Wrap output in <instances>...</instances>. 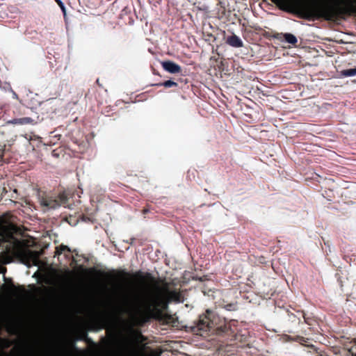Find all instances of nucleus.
<instances>
[{
    "label": "nucleus",
    "mask_w": 356,
    "mask_h": 356,
    "mask_svg": "<svg viewBox=\"0 0 356 356\" xmlns=\"http://www.w3.org/2000/svg\"><path fill=\"white\" fill-rule=\"evenodd\" d=\"M111 306L118 314H126L131 318H145L159 310L165 299L180 302L176 291H163L159 286H147L131 296H119L116 289L111 291Z\"/></svg>",
    "instance_id": "nucleus-1"
},
{
    "label": "nucleus",
    "mask_w": 356,
    "mask_h": 356,
    "mask_svg": "<svg viewBox=\"0 0 356 356\" xmlns=\"http://www.w3.org/2000/svg\"><path fill=\"white\" fill-rule=\"evenodd\" d=\"M286 8H299L309 17H333L340 14L356 13V0L339 2H319L313 0H272Z\"/></svg>",
    "instance_id": "nucleus-2"
},
{
    "label": "nucleus",
    "mask_w": 356,
    "mask_h": 356,
    "mask_svg": "<svg viewBox=\"0 0 356 356\" xmlns=\"http://www.w3.org/2000/svg\"><path fill=\"white\" fill-rule=\"evenodd\" d=\"M88 259H71L70 266L79 273L84 274L85 276V336L84 340L86 343L85 348V356H89V268L84 266V263Z\"/></svg>",
    "instance_id": "nucleus-3"
},
{
    "label": "nucleus",
    "mask_w": 356,
    "mask_h": 356,
    "mask_svg": "<svg viewBox=\"0 0 356 356\" xmlns=\"http://www.w3.org/2000/svg\"><path fill=\"white\" fill-rule=\"evenodd\" d=\"M73 194L70 191H65L60 193L57 198L51 197H42L40 199V204L47 209H56L59 206L71 208Z\"/></svg>",
    "instance_id": "nucleus-4"
},
{
    "label": "nucleus",
    "mask_w": 356,
    "mask_h": 356,
    "mask_svg": "<svg viewBox=\"0 0 356 356\" xmlns=\"http://www.w3.org/2000/svg\"><path fill=\"white\" fill-rule=\"evenodd\" d=\"M12 253L21 258H31L34 254L33 251L25 247L24 243L18 239H15L12 247Z\"/></svg>",
    "instance_id": "nucleus-5"
},
{
    "label": "nucleus",
    "mask_w": 356,
    "mask_h": 356,
    "mask_svg": "<svg viewBox=\"0 0 356 356\" xmlns=\"http://www.w3.org/2000/svg\"><path fill=\"white\" fill-rule=\"evenodd\" d=\"M164 70L171 74H177L181 71V67L171 60H165L161 63Z\"/></svg>",
    "instance_id": "nucleus-6"
},
{
    "label": "nucleus",
    "mask_w": 356,
    "mask_h": 356,
    "mask_svg": "<svg viewBox=\"0 0 356 356\" xmlns=\"http://www.w3.org/2000/svg\"><path fill=\"white\" fill-rule=\"evenodd\" d=\"M227 43L232 47L239 48L243 46L242 40L235 34L227 38Z\"/></svg>",
    "instance_id": "nucleus-7"
},
{
    "label": "nucleus",
    "mask_w": 356,
    "mask_h": 356,
    "mask_svg": "<svg viewBox=\"0 0 356 356\" xmlns=\"http://www.w3.org/2000/svg\"><path fill=\"white\" fill-rule=\"evenodd\" d=\"M10 288L14 291L15 295L19 296H25L28 293L24 286H15L12 282H10Z\"/></svg>",
    "instance_id": "nucleus-8"
},
{
    "label": "nucleus",
    "mask_w": 356,
    "mask_h": 356,
    "mask_svg": "<svg viewBox=\"0 0 356 356\" xmlns=\"http://www.w3.org/2000/svg\"><path fill=\"white\" fill-rule=\"evenodd\" d=\"M90 323H92V317L93 312V306H92V277L95 274V270L94 268L90 267Z\"/></svg>",
    "instance_id": "nucleus-9"
},
{
    "label": "nucleus",
    "mask_w": 356,
    "mask_h": 356,
    "mask_svg": "<svg viewBox=\"0 0 356 356\" xmlns=\"http://www.w3.org/2000/svg\"><path fill=\"white\" fill-rule=\"evenodd\" d=\"M341 76L352 77L356 76V67L343 70L340 72Z\"/></svg>",
    "instance_id": "nucleus-10"
},
{
    "label": "nucleus",
    "mask_w": 356,
    "mask_h": 356,
    "mask_svg": "<svg viewBox=\"0 0 356 356\" xmlns=\"http://www.w3.org/2000/svg\"><path fill=\"white\" fill-rule=\"evenodd\" d=\"M210 323V320L207 318L200 319L198 325L199 329L202 330H207V329L209 327Z\"/></svg>",
    "instance_id": "nucleus-11"
},
{
    "label": "nucleus",
    "mask_w": 356,
    "mask_h": 356,
    "mask_svg": "<svg viewBox=\"0 0 356 356\" xmlns=\"http://www.w3.org/2000/svg\"><path fill=\"white\" fill-rule=\"evenodd\" d=\"M284 40L289 44H293L297 42L296 37L291 33H285Z\"/></svg>",
    "instance_id": "nucleus-12"
},
{
    "label": "nucleus",
    "mask_w": 356,
    "mask_h": 356,
    "mask_svg": "<svg viewBox=\"0 0 356 356\" xmlns=\"http://www.w3.org/2000/svg\"><path fill=\"white\" fill-rule=\"evenodd\" d=\"M79 218H81V214H79L78 217H73L72 215H70L68 217H66V221L70 225L74 226L77 224Z\"/></svg>",
    "instance_id": "nucleus-13"
},
{
    "label": "nucleus",
    "mask_w": 356,
    "mask_h": 356,
    "mask_svg": "<svg viewBox=\"0 0 356 356\" xmlns=\"http://www.w3.org/2000/svg\"><path fill=\"white\" fill-rule=\"evenodd\" d=\"M33 122V120L29 117L21 118L15 120V123H18L20 124H31Z\"/></svg>",
    "instance_id": "nucleus-14"
},
{
    "label": "nucleus",
    "mask_w": 356,
    "mask_h": 356,
    "mask_svg": "<svg viewBox=\"0 0 356 356\" xmlns=\"http://www.w3.org/2000/svg\"><path fill=\"white\" fill-rule=\"evenodd\" d=\"M162 85L166 88H170L172 86H177V83L172 80H168L165 81Z\"/></svg>",
    "instance_id": "nucleus-15"
},
{
    "label": "nucleus",
    "mask_w": 356,
    "mask_h": 356,
    "mask_svg": "<svg viewBox=\"0 0 356 356\" xmlns=\"http://www.w3.org/2000/svg\"><path fill=\"white\" fill-rule=\"evenodd\" d=\"M4 150H5V145H0V161L3 158Z\"/></svg>",
    "instance_id": "nucleus-16"
},
{
    "label": "nucleus",
    "mask_w": 356,
    "mask_h": 356,
    "mask_svg": "<svg viewBox=\"0 0 356 356\" xmlns=\"http://www.w3.org/2000/svg\"><path fill=\"white\" fill-rule=\"evenodd\" d=\"M55 1L57 3L60 8L63 7L64 3L61 0H55Z\"/></svg>",
    "instance_id": "nucleus-17"
},
{
    "label": "nucleus",
    "mask_w": 356,
    "mask_h": 356,
    "mask_svg": "<svg viewBox=\"0 0 356 356\" xmlns=\"http://www.w3.org/2000/svg\"><path fill=\"white\" fill-rule=\"evenodd\" d=\"M226 309L228 311H231V310H234L235 307L234 306H232V305H227L226 306Z\"/></svg>",
    "instance_id": "nucleus-18"
},
{
    "label": "nucleus",
    "mask_w": 356,
    "mask_h": 356,
    "mask_svg": "<svg viewBox=\"0 0 356 356\" xmlns=\"http://www.w3.org/2000/svg\"><path fill=\"white\" fill-rule=\"evenodd\" d=\"M60 9H61L62 12L63 13L64 16H65V15H66V9H65V5L63 6V7H61Z\"/></svg>",
    "instance_id": "nucleus-19"
},
{
    "label": "nucleus",
    "mask_w": 356,
    "mask_h": 356,
    "mask_svg": "<svg viewBox=\"0 0 356 356\" xmlns=\"http://www.w3.org/2000/svg\"><path fill=\"white\" fill-rule=\"evenodd\" d=\"M90 346L92 345H95V343L91 339H90Z\"/></svg>",
    "instance_id": "nucleus-20"
},
{
    "label": "nucleus",
    "mask_w": 356,
    "mask_h": 356,
    "mask_svg": "<svg viewBox=\"0 0 356 356\" xmlns=\"http://www.w3.org/2000/svg\"><path fill=\"white\" fill-rule=\"evenodd\" d=\"M114 356H122V354H117V355H115Z\"/></svg>",
    "instance_id": "nucleus-21"
},
{
    "label": "nucleus",
    "mask_w": 356,
    "mask_h": 356,
    "mask_svg": "<svg viewBox=\"0 0 356 356\" xmlns=\"http://www.w3.org/2000/svg\"><path fill=\"white\" fill-rule=\"evenodd\" d=\"M10 249H11V248H10V247H8V248H7L8 251H10Z\"/></svg>",
    "instance_id": "nucleus-22"
},
{
    "label": "nucleus",
    "mask_w": 356,
    "mask_h": 356,
    "mask_svg": "<svg viewBox=\"0 0 356 356\" xmlns=\"http://www.w3.org/2000/svg\"><path fill=\"white\" fill-rule=\"evenodd\" d=\"M90 356H92V353L91 350H90Z\"/></svg>",
    "instance_id": "nucleus-23"
}]
</instances>
